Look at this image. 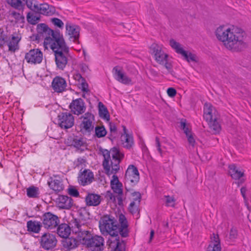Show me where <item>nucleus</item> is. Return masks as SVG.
Instances as JSON below:
<instances>
[{"label":"nucleus","mask_w":251,"mask_h":251,"mask_svg":"<svg viewBox=\"0 0 251 251\" xmlns=\"http://www.w3.org/2000/svg\"><path fill=\"white\" fill-rule=\"evenodd\" d=\"M119 223L112 215H105L99 221L100 231L103 235H110L112 237H118L113 241L108 240V245L111 251H125L126 245L123 241L120 242V234L122 237L128 236V224L125 216L121 214L119 215Z\"/></svg>","instance_id":"1"},{"label":"nucleus","mask_w":251,"mask_h":251,"mask_svg":"<svg viewBox=\"0 0 251 251\" xmlns=\"http://www.w3.org/2000/svg\"><path fill=\"white\" fill-rule=\"evenodd\" d=\"M215 35L228 50L238 51L246 47L245 33L237 26H220L215 31Z\"/></svg>","instance_id":"2"},{"label":"nucleus","mask_w":251,"mask_h":251,"mask_svg":"<svg viewBox=\"0 0 251 251\" xmlns=\"http://www.w3.org/2000/svg\"><path fill=\"white\" fill-rule=\"evenodd\" d=\"M102 154L104 157L102 166L105 173L108 176L114 174L110 182L111 186L121 183L115 174L120 170V163L124 157V153L118 148L113 147L109 151L104 150Z\"/></svg>","instance_id":"3"},{"label":"nucleus","mask_w":251,"mask_h":251,"mask_svg":"<svg viewBox=\"0 0 251 251\" xmlns=\"http://www.w3.org/2000/svg\"><path fill=\"white\" fill-rule=\"evenodd\" d=\"M52 34L50 37H46L44 41V45L46 48L49 45L54 53L69 49L59 31L55 30Z\"/></svg>","instance_id":"4"},{"label":"nucleus","mask_w":251,"mask_h":251,"mask_svg":"<svg viewBox=\"0 0 251 251\" xmlns=\"http://www.w3.org/2000/svg\"><path fill=\"white\" fill-rule=\"evenodd\" d=\"M140 179L139 173L137 167L133 165H130L125 174L126 194L133 192L132 187L135 186Z\"/></svg>","instance_id":"5"},{"label":"nucleus","mask_w":251,"mask_h":251,"mask_svg":"<svg viewBox=\"0 0 251 251\" xmlns=\"http://www.w3.org/2000/svg\"><path fill=\"white\" fill-rule=\"evenodd\" d=\"M80 119L81 122L79 126L80 132L83 135H90L94 128V115L88 112L81 116Z\"/></svg>","instance_id":"6"},{"label":"nucleus","mask_w":251,"mask_h":251,"mask_svg":"<svg viewBox=\"0 0 251 251\" xmlns=\"http://www.w3.org/2000/svg\"><path fill=\"white\" fill-rule=\"evenodd\" d=\"M82 237L83 240L86 246L90 248L91 251H102L104 248V238L99 235H86Z\"/></svg>","instance_id":"7"},{"label":"nucleus","mask_w":251,"mask_h":251,"mask_svg":"<svg viewBox=\"0 0 251 251\" xmlns=\"http://www.w3.org/2000/svg\"><path fill=\"white\" fill-rule=\"evenodd\" d=\"M40 247L45 250H52L56 246L57 240L54 234L49 232L43 233L39 239Z\"/></svg>","instance_id":"8"},{"label":"nucleus","mask_w":251,"mask_h":251,"mask_svg":"<svg viewBox=\"0 0 251 251\" xmlns=\"http://www.w3.org/2000/svg\"><path fill=\"white\" fill-rule=\"evenodd\" d=\"M54 54L57 68L59 70H64L71 59V56L69 53V49L57 51L54 52Z\"/></svg>","instance_id":"9"},{"label":"nucleus","mask_w":251,"mask_h":251,"mask_svg":"<svg viewBox=\"0 0 251 251\" xmlns=\"http://www.w3.org/2000/svg\"><path fill=\"white\" fill-rule=\"evenodd\" d=\"M42 224L44 227L48 229L51 230L57 227L59 224V219L57 216L50 212L44 213L41 218Z\"/></svg>","instance_id":"10"},{"label":"nucleus","mask_w":251,"mask_h":251,"mask_svg":"<svg viewBox=\"0 0 251 251\" xmlns=\"http://www.w3.org/2000/svg\"><path fill=\"white\" fill-rule=\"evenodd\" d=\"M25 59L29 64H39L43 60V53L38 49H31L25 53Z\"/></svg>","instance_id":"11"},{"label":"nucleus","mask_w":251,"mask_h":251,"mask_svg":"<svg viewBox=\"0 0 251 251\" xmlns=\"http://www.w3.org/2000/svg\"><path fill=\"white\" fill-rule=\"evenodd\" d=\"M58 124L64 129L72 127L74 124V117L70 113L63 112L58 116Z\"/></svg>","instance_id":"12"},{"label":"nucleus","mask_w":251,"mask_h":251,"mask_svg":"<svg viewBox=\"0 0 251 251\" xmlns=\"http://www.w3.org/2000/svg\"><path fill=\"white\" fill-rule=\"evenodd\" d=\"M203 118L206 121L219 120L218 111L210 103H205L203 107Z\"/></svg>","instance_id":"13"},{"label":"nucleus","mask_w":251,"mask_h":251,"mask_svg":"<svg viewBox=\"0 0 251 251\" xmlns=\"http://www.w3.org/2000/svg\"><path fill=\"white\" fill-rule=\"evenodd\" d=\"M69 108L74 114L79 115L85 112L86 107L83 100L78 98L72 100L69 105Z\"/></svg>","instance_id":"14"},{"label":"nucleus","mask_w":251,"mask_h":251,"mask_svg":"<svg viewBox=\"0 0 251 251\" xmlns=\"http://www.w3.org/2000/svg\"><path fill=\"white\" fill-rule=\"evenodd\" d=\"M94 178L93 172L89 169H85L83 171L80 170L77 177V180L80 185L86 186L91 184Z\"/></svg>","instance_id":"15"},{"label":"nucleus","mask_w":251,"mask_h":251,"mask_svg":"<svg viewBox=\"0 0 251 251\" xmlns=\"http://www.w3.org/2000/svg\"><path fill=\"white\" fill-rule=\"evenodd\" d=\"M55 31L50 28L45 24H40L37 26V35L36 39L38 40H45L46 37H50L51 35H53Z\"/></svg>","instance_id":"16"},{"label":"nucleus","mask_w":251,"mask_h":251,"mask_svg":"<svg viewBox=\"0 0 251 251\" xmlns=\"http://www.w3.org/2000/svg\"><path fill=\"white\" fill-rule=\"evenodd\" d=\"M112 72L114 78L118 81L124 84H129L131 83V79L125 75L120 67H114Z\"/></svg>","instance_id":"17"},{"label":"nucleus","mask_w":251,"mask_h":251,"mask_svg":"<svg viewBox=\"0 0 251 251\" xmlns=\"http://www.w3.org/2000/svg\"><path fill=\"white\" fill-rule=\"evenodd\" d=\"M51 86L55 92L62 93L65 90L67 83L64 78L56 76L52 80Z\"/></svg>","instance_id":"18"},{"label":"nucleus","mask_w":251,"mask_h":251,"mask_svg":"<svg viewBox=\"0 0 251 251\" xmlns=\"http://www.w3.org/2000/svg\"><path fill=\"white\" fill-rule=\"evenodd\" d=\"M66 29L68 34L70 36V38L74 39L73 41L78 42L79 37V27L75 25H71L69 22H67L66 24Z\"/></svg>","instance_id":"19"},{"label":"nucleus","mask_w":251,"mask_h":251,"mask_svg":"<svg viewBox=\"0 0 251 251\" xmlns=\"http://www.w3.org/2000/svg\"><path fill=\"white\" fill-rule=\"evenodd\" d=\"M70 226H71V228H72V230L73 232L75 233H80L82 232V235L85 234V235H87L88 234H89V232L88 231L83 230L81 228L82 226H84V222L82 221H80V220L73 218L69 223V225Z\"/></svg>","instance_id":"20"},{"label":"nucleus","mask_w":251,"mask_h":251,"mask_svg":"<svg viewBox=\"0 0 251 251\" xmlns=\"http://www.w3.org/2000/svg\"><path fill=\"white\" fill-rule=\"evenodd\" d=\"M152 50L155 59L158 63L164 64L167 61L168 55L159 47L156 45L153 47Z\"/></svg>","instance_id":"21"},{"label":"nucleus","mask_w":251,"mask_h":251,"mask_svg":"<svg viewBox=\"0 0 251 251\" xmlns=\"http://www.w3.org/2000/svg\"><path fill=\"white\" fill-rule=\"evenodd\" d=\"M101 201L100 196L95 193H88L85 199L86 205L89 206H97L100 204Z\"/></svg>","instance_id":"22"},{"label":"nucleus","mask_w":251,"mask_h":251,"mask_svg":"<svg viewBox=\"0 0 251 251\" xmlns=\"http://www.w3.org/2000/svg\"><path fill=\"white\" fill-rule=\"evenodd\" d=\"M207 251H221L220 240L218 234L213 233L211 241L207 248Z\"/></svg>","instance_id":"23"},{"label":"nucleus","mask_w":251,"mask_h":251,"mask_svg":"<svg viewBox=\"0 0 251 251\" xmlns=\"http://www.w3.org/2000/svg\"><path fill=\"white\" fill-rule=\"evenodd\" d=\"M131 194L132 196L135 197V198H134V201L130 203L128 209L131 213L134 214L138 211V205L141 199V196L138 192H133Z\"/></svg>","instance_id":"24"},{"label":"nucleus","mask_w":251,"mask_h":251,"mask_svg":"<svg viewBox=\"0 0 251 251\" xmlns=\"http://www.w3.org/2000/svg\"><path fill=\"white\" fill-rule=\"evenodd\" d=\"M58 206L62 209H69L73 205V200L67 196H60L58 199Z\"/></svg>","instance_id":"25"},{"label":"nucleus","mask_w":251,"mask_h":251,"mask_svg":"<svg viewBox=\"0 0 251 251\" xmlns=\"http://www.w3.org/2000/svg\"><path fill=\"white\" fill-rule=\"evenodd\" d=\"M67 143L70 146L79 149L81 147L85 146L86 144L84 139L77 136H70L67 139Z\"/></svg>","instance_id":"26"},{"label":"nucleus","mask_w":251,"mask_h":251,"mask_svg":"<svg viewBox=\"0 0 251 251\" xmlns=\"http://www.w3.org/2000/svg\"><path fill=\"white\" fill-rule=\"evenodd\" d=\"M62 244L63 247L69 251L76 248L79 244L76 238L69 236L63 238Z\"/></svg>","instance_id":"27"},{"label":"nucleus","mask_w":251,"mask_h":251,"mask_svg":"<svg viewBox=\"0 0 251 251\" xmlns=\"http://www.w3.org/2000/svg\"><path fill=\"white\" fill-rule=\"evenodd\" d=\"M41 14L47 16H51L55 12V8L52 5L47 3L41 4L38 6V11H36Z\"/></svg>","instance_id":"28"},{"label":"nucleus","mask_w":251,"mask_h":251,"mask_svg":"<svg viewBox=\"0 0 251 251\" xmlns=\"http://www.w3.org/2000/svg\"><path fill=\"white\" fill-rule=\"evenodd\" d=\"M57 226V233L60 237L64 238L68 237L71 234V227L68 224L65 223L59 224Z\"/></svg>","instance_id":"29"},{"label":"nucleus","mask_w":251,"mask_h":251,"mask_svg":"<svg viewBox=\"0 0 251 251\" xmlns=\"http://www.w3.org/2000/svg\"><path fill=\"white\" fill-rule=\"evenodd\" d=\"M169 42L170 45L175 50L176 52L177 53L181 54L184 59L188 62V54L187 52L183 50L181 45L173 39H171Z\"/></svg>","instance_id":"30"},{"label":"nucleus","mask_w":251,"mask_h":251,"mask_svg":"<svg viewBox=\"0 0 251 251\" xmlns=\"http://www.w3.org/2000/svg\"><path fill=\"white\" fill-rule=\"evenodd\" d=\"M42 226V223L37 221L30 220L27 222V230L29 232L38 233L41 229Z\"/></svg>","instance_id":"31"},{"label":"nucleus","mask_w":251,"mask_h":251,"mask_svg":"<svg viewBox=\"0 0 251 251\" xmlns=\"http://www.w3.org/2000/svg\"><path fill=\"white\" fill-rule=\"evenodd\" d=\"M48 184L51 189L56 192H60L64 189L62 182L59 179L51 178V180L48 182Z\"/></svg>","instance_id":"32"},{"label":"nucleus","mask_w":251,"mask_h":251,"mask_svg":"<svg viewBox=\"0 0 251 251\" xmlns=\"http://www.w3.org/2000/svg\"><path fill=\"white\" fill-rule=\"evenodd\" d=\"M218 121L219 120H214L206 121L208 124L209 131L212 134H216L219 133L221 130V125Z\"/></svg>","instance_id":"33"},{"label":"nucleus","mask_w":251,"mask_h":251,"mask_svg":"<svg viewBox=\"0 0 251 251\" xmlns=\"http://www.w3.org/2000/svg\"><path fill=\"white\" fill-rule=\"evenodd\" d=\"M229 174L232 178L234 179H238L244 175V173L239 171L236 166L234 165H230L228 167Z\"/></svg>","instance_id":"34"},{"label":"nucleus","mask_w":251,"mask_h":251,"mask_svg":"<svg viewBox=\"0 0 251 251\" xmlns=\"http://www.w3.org/2000/svg\"><path fill=\"white\" fill-rule=\"evenodd\" d=\"M122 142L124 147L129 149L134 144L133 137L129 134L122 135Z\"/></svg>","instance_id":"35"},{"label":"nucleus","mask_w":251,"mask_h":251,"mask_svg":"<svg viewBox=\"0 0 251 251\" xmlns=\"http://www.w3.org/2000/svg\"><path fill=\"white\" fill-rule=\"evenodd\" d=\"M24 0H6L7 3L12 7L18 10H23L25 8Z\"/></svg>","instance_id":"36"},{"label":"nucleus","mask_w":251,"mask_h":251,"mask_svg":"<svg viewBox=\"0 0 251 251\" xmlns=\"http://www.w3.org/2000/svg\"><path fill=\"white\" fill-rule=\"evenodd\" d=\"M79 220L84 222L85 225L87 220L90 219V213L86 207H81L78 211Z\"/></svg>","instance_id":"37"},{"label":"nucleus","mask_w":251,"mask_h":251,"mask_svg":"<svg viewBox=\"0 0 251 251\" xmlns=\"http://www.w3.org/2000/svg\"><path fill=\"white\" fill-rule=\"evenodd\" d=\"M98 105L100 116L101 118L109 120L110 115L106 106L101 102H99Z\"/></svg>","instance_id":"38"},{"label":"nucleus","mask_w":251,"mask_h":251,"mask_svg":"<svg viewBox=\"0 0 251 251\" xmlns=\"http://www.w3.org/2000/svg\"><path fill=\"white\" fill-rule=\"evenodd\" d=\"M20 39L18 37L13 36L11 40L8 43L9 50L14 52L19 49L18 43Z\"/></svg>","instance_id":"39"},{"label":"nucleus","mask_w":251,"mask_h":251,"mask_svg":"<svg viewBox=\"0 0 251 251\" xmlns=\"http://www.w3.org/2000/svg\"><path fill=\"white\" fill-rule=\"evenodd\" d=\"M199 57L195 53L189 52V65L195 68L199 66Z\"/></svg>","instance_id":"40"},{"label":"nucleus","mask_w":251,"mask_h":251,"mask_svg":"<svg viewBox=\"0 0 251 251\" xmlns=\"http://www.w3.org/2000/svg\"><path fill=\"white\" fill-rule=\"evenodd\" d=\"M27 196L29 198H38L39 192V189L35 186H31L26 189Z\"/></svg>","instance_id":"41"},{"label":"nucleus","mask_w":251,"mask_h":251,"mask_svg":"<svg viewBox=\"0 0 251 251\" xmlns=\"http://www.w3.org/2000/svg\"><path fill=\"white\" fill-rule=\"evenodd\" d=\"M95 135L99 138L104 137L107 134V131L103 126H97L95 127Z\"/></svg>","instance_id":"42"},{"label":"nucleus","mask_w":251,"mask_h":251,"mask_svg":"<svg viewBox=\"0 0 251 251\" xmlns=\"http://www.w3.org/2000/svg\"><path fill=\"white\" fill-rule=\"evenodd\" d=\"M24 2L25 5L26 6L32 11L36 12L38 11V4L36 3V1L34 0H24Z\"/></svg>","instance_id":"43"},{"label":"nucleus","mask_w":251,"mask_h":251,"mask_svg":"<svg viewBox=\"0 0 251 251\" xmlns=\"http://www.w3.org/2000/svg\"><path fill=\"white\" fill-rule=\"evenodd\" d=\"M27 20L28 23L31 25H35L37 23L38 21L40 20L39 17L34 15L30 12L28 13L27 14Z\"/></svg>","instance_id":"44"},{"label":"nucleus","mask_w":251,"mask_h":251,"mask_svg":"<svg viewBox=\"0 0 251 251\" xmlns=\"http://www.w3.org/2000/svg\"><path fill=\"white\" fill-rule=\"evenodd\" d=\"M179 124V128L183 130L186 137L188 139V127L186 124V120L184 119H181Z\"/></svg>","instance_id":"45"},{"label":"nucleus","mask_w":251,"mask_h":251,"mask_svg":"<svg viewBox=\"0 0 251 251\" xmlns=\"http://www.w3.org/2000/svg\"><path fill=\"white\" fill-rule=\"evenodd\" d=\"M111 188L113 189V191L118 194V195H123V184L122 183H118V184H116L113 185H111Z\"/></svg>","instance_id":"46"},{"label":"nucleus","mask_w":251,"mask_h":251,"mask_svg":"<svg viewBox=\"0 0 251 251\" xmlns=\"http://www.w3.org/2000/svg\"><path fill=\"white\" fill-rule=\"evenodd\" d=\"M8 41V38L2 29L0 28V47H2Z\"/></svg>","instance_id":"47"},{"label":"nucleus","mask_w":251,"mask_h":251,"mask_svg":"<svg viewBox=\"0 0 251 251\" xmlns=\"http://www.w3.org/2000/svg\"><path fill=\"white\" fill-rule=\"evenodd\" d=\"M68 193L72 197H78L79 193L78 190L73 186H71L68 188Z\"/></svg>","instance_id":"48"},{"label":"nucleus","mask_w":251,"mask_h":251,"mask_svg":"<svg viewBox=\"0 0 251 251\" xmlns=\"http://www.w3.org/2000/svg\"><path fill=\"white\" fill-rule=\"evenodd\" d=\"M11 17H13L16 22H20L24 20V17L19 13L16 11H12L10 14Z\"/></svg>","instance_id":"49"},{"label":"nucleus","mask_w":251,"mask_h":251,"mask_svg":"<svg viewBox=\"0 0 251 251\" xmlns=\"http://www.w3.org/2000/svg\"><path fill=\"white\" fill-rule=\"evenodd\" d=\"M51 21L52 23L55 26L60 28H62L63 27L64 23L60 19L57 18H54L51 19Z\"/></svg>","instance_id":"50"},{"label":"nucleus","mask_w":251,"mask_h":251,"mask_svg":"<svg viewBox=\"0 0 251 251\" xmlns=\"http://www.w3.org/2000/svg\"><path fill=\"white\" fill-rule=\"evenodd\" d=\"M175 201L174 198L169 196H165V202L167 206H174Z\"/></svg>","instance_id":"51"},{"label":"nucleus","mask_w":251,"mask_h":251,"mask_svg":"<svg viewBox=\"0 0 251 251\" xmlns=\"http://www.w3.org/2000/svg\"><path fill=\"white\" fill-rule=\"evenodd\" d=\"M109 126L110 133L117 135L118 131L116 124L114 123L110 122L109 124Z\"/></svg>","instance_id":"52"},{"label":"nucleus","mask_w":251,"mask_h":251,"mask_svg":"<svg viewBox=\"0 0 251 251\" xmlns=\"http://www.w3.org/2000/svg\"><path fill=\"white\" fill-rule=\"evenodd\" d=\"M105 198L109 201H111L113 202H115L116 201V198L115 196L110 191H107L105 195Z\"/></svg>","instance_id":"53"},{"label":"nucleus","mask_w":251,"mask_h":251,"mask_svg":"<svg viewBox=\"0 0 251 251\" xmlns=\"http://www.w3.org/2000/svg\"><path fill=\"white\" fill-rule=\"evenodd\" d=\"M81 87L83 92L87 93L89 91L88 85L86 82L85 79H82V80L81 81Z\"/></svg>","instance_id":"54"},{"label":"nucleus","mask_w":251,"mask_h":251,"mask_svg":"<svg viewBox=\"0 0 251 251\" xmlns=\"http://www.w3.org/2000/svg\"><path fill=\"white\" fill-rule=\"evenodd\" d=\"M167 93L170 97L173 98L176 95V91L175 88L170 87L167 89Z\"/></svg>","instance_id":"55"},{"label":"nucleus","mask_w":251,"mask_h":251,"mask_svg":"<svg viewBox=\"0 0 251 251\" xmlns=\"http://www.w3.org/2000/svg\"><path fill=\"white\" fill-rule=\"evenodd\" d=\"M237 236V231L236 229L232 228L230 229L229 233V237L230 239H235Z\"/></svg>","instance_id":"56"},{"label":"nucleus","mask_w":251,"mask_h":251,"mask_svg":"<svg viewBox=\"0 0 251 251\" xmlns=\"http://www.w3.org/2000/svg\"><path fill=\"white\" fill-rule=\"evenodd\" d=\"M195 140L193 134L189 131V146L191 145L192 147L195 146Z\"/></svg>","instance_id":"57"},{"label":"nucleus","mask_w":251,"mask_h":251,"mask_svg":"<svg viewBox=\"0 0 251 251\" xmlns=\"http://www.w3.org/2000/svg\"><path fill=\"white\" fill-rule=\"evenodd\" d=\"M155 143H156V147L157 148L158 151L160 153H161L162 151H161V148H160V142H159V138L158 137H156L155 138Z\"/></svg>","instance_id":"58"},{"label":"nucleus","mask_w":251,"mask_h":251,"mask_svg":"<svg viewBox=\"0 0 251 251\" xmlns=\"http://www.w3.org/2000/svg\"><path fill=\"white\" fill-rule=\"evenodd\" d=\"M122 195H118L117 197L118 200V204L119 205H122L123 204V199L122 197Z\"/></svg>","instance_id":"59"},{"label":"nucleus","mask_w":251,"mask_h":251,"mask_svg":"<svg viewBox=\"0 0 251 251\" xmlns=\"http://www.w3.org/2000/svg\"><path fill=\"white\" fill-rule=\"evenodd\" d=\"M165 67L170 71L172 69V65L171 64L168 63L167 61L164 63Z\"/></svg>","instance_id":"60"},{"label":"nucleus","mask_w":251,"mask_h":251,"mask_svg":"<svg viewBox=\"0 0 251 251\" xmlns=\"http://www.w3.org/2000/svg\"><path fill=\"white\" fill-rule=\"evenodd\" d=\"M117 136V134H113V133L112 134L111 133H110L109 136L108 137V138L111 141H113L114 139L116 138Z\"/></svg>","instance_id":"61"},{"label":"nucleus","mask_w":251,"mask_h":251,"mask_svg":"<svg viewBox=\"0 0 251 251\" xmlns=\"http://www.w3.org/2000/svg\"><path fill=\"white\" fill-rule=\"evenodd\" d=\"M75 79H78L79 81H82V79H84L83 77H82L80 74H76L75 76Z\"/></svg>","instance_id":"62"},{"label":"nucleus","mask_w":251,"mask_h":251,"mask_svg":"<svg viewBox=\"0 0 251 251\" xmlns=\"http://www.w3.org/2000/svg\"><path fill=\"white\" fill-rule=\"evenodd\" d=\"M154 230H151L150 232V240H149V243L151 242V241H152V239L154 236Z\"/></svg>","instance_id":"63"},{"label":"nucleus","mask_w":251,"mask_h":251,"mask_svg":"<svg viewBox=\"0 0 251 251\" xmlns=\"http://www.w3.org/2000/svg\"><path fill=\"white\" fill-rule=\"evenodd\" d=\"M246 192V188H245L244 187L241 188V194H242V196L244 197V198H245Z\"/></svg>","instance_id":"64"}]
</instances>
